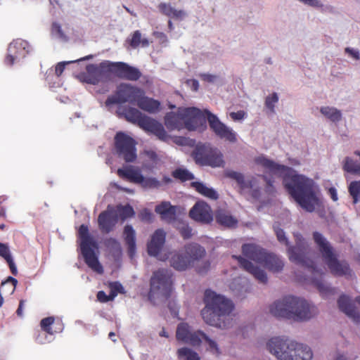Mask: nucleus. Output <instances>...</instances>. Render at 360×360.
I'll return each mask as SVG.
<instances>
[{"label": "nucleus", "mask_w": 360, "mask_h": 360, "mask_svg": "<svg viewBox=\"0 0 360 360\" xmlns=\"http://www.w3.org/2000/svg\"><path fill=\"white\" fill-rule=\"evenodd\" d=\"M142 94V89L129 83L122 82L117 86L113 94L109 96L105 101L106 106L129 103L135 104Z\"/></svg>", "instance_id": "12"}, {"label": "nucleus", "mask_w": 360, "mask_h": 360, "mask_svg": "<svg viewBox=\"0 0 360 360\" xmlns=\"http://www.w3.org/2000/svg\"><path fill=\"white\" fill-rule=\"evenodd\" d=\"M160 11L165 15L169 17L172 15L174 8L169 4L166 3H160L158 5Z\"/></svg>", "instance_id": "52"}, {"label": "nucleus", "mask_w": 360, "mask_h": 360, "mask_svg": "<svg viewBox=\"0 0 360 360\" xmlns=\"http://www.w3.org/2000/svg\"><path fill=\"white\" fill-rule=\"evenodd\" d=\"M242 252L245 257L262 264L268 252L257 244L246 243L242 245Z\"/></svg>", "instance_id": "25"}, {"label": "nucleus", "mask_w": 360, "mask_h": 360, "mask_svg": "<svg viewBox=\"0 0 360 360\" xmlns=\"http://www.w3.org/2000/svg\"><path fill=\"white\" fill-rule=\"evenodd\" d=\"M261 176L266 183V192L269 194L274 193L275 192V189L273 185L274 181L268 179L267 176L264 175H262Z\"/></svg>", "instance_id": "56"}, {"label": "nucleus", "mask_w": 360, "mask_h": 360, "mask_svg": "<svg viewBox=\"0 0 360 360\" xmlns=\"http://www.w3.org/2000/svg\"><path fill=\"white\" fill-rule=\"evenodd\" d=\"M224 175L226 177L235 180L241 190L251 189V195L254 198L258 199L260 197V188H255L257 184V180L255 177L252 176L246 180L242 173L233 170L225 171Z\"/></svg>", "instance_id": "20"}, {"label": "nucleus", "mask_w": 360, "mask_h": 360, "mask_svg": "<svg viewBox=\"0 0 360 360\" xmlns=\"http://www.w3.org/2000/svg\"><path fill=\"white\" fill-rule=\"evenodd\" d=\"M338 307L340 311L353 319L355 322L360 321V315L354 309L349 298L346 295H341L338 300Z\"/></svg>", "instance_id": "27"}, {"label": "nucleus", "mask_w": 360, "mask_h": 360, "mask_svg": "<svg viewBox=\"0 0 360 360\" xmlns=\"http://www.w3.org/2000/svg\"><path fill=\"white\" fill-rule=\"evenodd\" d=\"M297 239L296 245L289 247L288 249L289 259L296 264L307 268L314 276L316 274L322 276L323 273L319 272L314 262L307 257L309 250L308 244L301 236Z\"/></svg>", "instance_id": "11"}, {"label": "nucleus", "mask_w": 360, "mask_h": 360, "mask_svg": "<svg viewBox=\"0 0 360 360\" xmlns=\"http://www.w3.org/2000/svg\"><path fill=\"white\" fill-rule=\"evenodd\" d=\"M25 300H21L19 302V305L16 310V314L19 317L23 316V308L25 306Z\"/></svg>", "instance_id": "63"}, {"label": "nucleus", "mask_w": 360, "mask_h": 360, "mask_svg": "<svg viewBox=\"0 0 360 360\" xmlns=\"http://www.w3.org/2000/svg\"><path fill=\"white\" fill-rule=\"evenodd\" d=\"M145 155L146 157L150 159L151 161L155 162L158 160V157L157 153L153 150H146Z\"/></svg>", "instance_id": "61"}, {"label": "nucleus", "mask_w": 360, "mask_h": 360, "mask_svg": "<svg viewBox=\"0 0 360 360\" xmlns=\"http://www.w3.org/2000/svg\"><path fill=\"white\" fill-rule=\"evenodd\" d=\"M176 354L179 360H200V357L196 352L186 347L178 349Z\"/></svg>", "instance_id": "37"}, {"label": "nucleus", "mask_w": 360, "mask_h": 360, "mask_svg": "<svg viewBox=\"0 0 360 360\" xmlns=\"http://www.w3.org/2000/svg\"><path fill=\"white\" fill-rule=\"evenodd\" d=\"M269 352L279 360H311L309 347L280 338H273L267 343Z\"/></svg>", "instance_id": "5"}, {"label": "nucleus", "mask_w": 360, "mask_h": 360, "mask_svg": "<svg viewBox=\"0 0 360 360\" xmlns=\"http://www.w3.org/2000/svg\"><path fill=\"white\" fill-rule=\"evenodd\" d=\"M261 265L270 271L279 272L283 270L284 263L277 255L267 252L264 262Z\"/></svg>", "instance_id": "33"}, {"label": "nucleus", "mask_w": 360, "mask_h": 360, "mask_svg": "<svg viewBox=\"0 0 360 360\" xmlns=\"http://www.w3.org/2000/svg\"><path fill=\"white\" fill-rule=\"evenodd\" d=\"M320 111L324 116H326L332 122H338L341 120V112L335 108L328 106L322 107Z\"/></svg>", "instance_id": "40"}, {"label": "nucleus", "mask_w": 360, "mask_h": 360, "mask_svg": "<svg viewBox=\"0 0 360 360\" xmlns=\"http://www.w3.org/2000/svg\"><path fill=\"white\" fill-rule=\"evenodd\" d=\"M92 58H93L92 55H89V56H85L84 58H82L80 59H78V60H73V61L60 62L56 66L55 73L57 75V77H60L62 75V73L63 72V71H64V70L65 68V65L67 64H70V63H75V62H78V61H81V60H89V59H91Z\"/></svg>", "instance_id": "45"}, {"label": "nucleus", "mask_w": 360, "mask_h": 360, "mask_svg": "<svg viewBox=\"0 0 360 360\" xmlns=\"http://www.w3.org/2000/svg\"><path fill=\"white\" fill-rule=\"evenodd\" d=\"M172 175L174 179H179L182 182L193 180L195 179L194 175L188 169L180 167L174 169L172 172Z\"/></svg>", "instance_id": "41"}, {"label": "nucleus", "mask_w": 360, "mask_h": 360, "mask_svg": "<svg viewBox=\"0 0 360 360\" xmlns=\"http://www.w3.org/2000/svg\"><path fill=\"white\" fill-rule=\"evenodd\" d=\"M199 76L202 81H205V82H207L209 83L214 82L217 78L216 75H211L209 73H202Z\"/></svg>", "instance_id": "58"}, {"label": "nucleus", "mask_w": 360, "mask_h": 360, "mask_svg": "<svg viewBox=\"0 0 360 360\" xmlns=\"http://www.w3.org/2000/svg\"><path fill=\"white\" fill-rule=\"evenodd\" d=\"M140 44L143 47H146L149 45V41L147 39H141V33L139 30H136L131 34V38L129 39V45L134 48H137Z\"/></svg>", "instance_id": "42"}, {"label": "nucleus", "mask_w": 360, "mask_h": 360, "mask_svg": "<svg viewBox=\"0 0 360 360\" xmlns=\"http://www.w3.org/2000/svg\"><path fill=\"white\" fill-rule=\"evenodd\" d=\"M215 219L219 224L228 228H234L238 224L237 219L229 210L222 208L216 210Z\"/></svg>", "instance_id": "28"}, {"label": "nucleus", "mask_w": 360, "mask_h": 360, "mask_svg": "<svg viewBox=\"0 0 360 360\" xmlns=\"http://www.w3.org/2000/svg\"><path fill=\"white\" fill-rule=\"evenodd\" d=\"M204 113L207 116L210 129L217 136L231 143H235L237 141L236 134L233 129L222 123L217 115L207 110H205Z\"/></svg>", "instance_id": "16"}, {"label": "nucleus", "mask_w": 360, "mask_h": 360, "mask_svg": "<svg viewBox=\"0 0 360 360\" xmlns=\"http://www.w3.org/2000/svg\"><path fill=\"white\" fill-rule=\"evenodd\" d=\"M96 297L97 300L102 303H105L109 301H112L114 300L113 295H106V293L103 290L98 291L97 292Z\"/></svg>", "instance_id": "53"}, {"label": "nucleus", "mask_w": 360, "mask_h": 360, "mask_svg": "<svg viewBox=\"0 0 360 360\" xmlns=\"http://www.w3.org/2000/svg\"><path fill=\"white\" fill-rule=\"evenodd\" d=\"M138 107L143 111L149 113H156L160 110L161 104L158 100L149 98L145 96V91L142 89V94L140 95L136 103Z\"/></svg>", "instance_id": "26"}, {"label": "nucleus", "mask_w": 360, "mask_h": 360, "mask_svg": "<svg viewBox=\"0 0 360 360\" xmlns=\"http://www.w3.org/2000/svg\"><path fill=\"white\" fill-rule=\"evenodd\" d=\"M30 45L25 40L17 39L8 46V55L5 59L7 65H13L15 60L24 58L30 52Z\"/></svg>", "instance_id": "19"}, {"label": "nucleus", "mask_w": 360, "mask_h": 360, "mask_svg": "<svg viewBox=\"0 0 360 360\" xmlns=\"http://www.w3.org/2000/svg\"><path fill=\"white\" fill-rule=\"evenodd\" d=\"M78 237L80 240V248L85 263L94 271L102 274L103 272V266L94 250V248H98V245L89 234V228L86 225L82 224L79 226Z\"/></svg>", "instance_id": "9"}, {"label": "nucleus", "mask_w": 360, "mask_h": 360, "mask_svg": "<svg viewBox=\"0 0 360 360\" xmlns=\"http://www.w3.org/2000/svg\"><path fill=\"white\" fill-rule=\"evenodd\" d=\"M186 13L182 10H176L174 8L173 11L172 13V15L169 18L176 19V20H181L186 16Z\"/></svg>", "instance_id": "57"}, {"label": "nucleus", "mask_w": 360, "mask_h": 360, "mask_svg": "<svg viewBox=\"0 0 360 360\" xmlns=\"http://www.w3.org/2000/svg\"><path fill=\"white\" fill-rule=\"evenodd\" d=\"M255 162L273 174L283 175V186L290 196L306 211L311 212L315 210L318 198L313 180L264 156L256 158Z\"/></svg>", "instance_id": "1"}, {"label": "nucleus", "mask_w": 360, "mask_h": 360, "mask_svg": "<svg viewBox=\"0 0 360 360\" xmlns=\"http://www.w3.org/2000/svg\"><path fill=\"white\" fill-rule=\"evenodd\" d=\"M202 340H205V342L209 345L210 350L214 351L216 353L219 354V349L217 342L210 339L205 333L204 336L202 337Z\"/></svg>", "instance_id": "51"}, {"label": "nucleus", "mask_w": 360, "mask_h": 360, "mask_svg": "<svg viewBox=\"0 0 360 360\" xmlns=\"http://www.w3.org/2000/svg\"><path fill=\"white\" fill-rule=\"evenodd\" d=\"M112 75L119 79L127 81H138L142 76L140 70L124 62L103 60L99 64H89L86 72L82 74L85 82L98 84L105 75Z\"/></svg>", "instance_id": "2"}, {"label": "nucleus", "mask_w": 360, "mask_h": 360, "mask_svg": "<svg viewBox=\"0 0 360 360\" xmlns=\"http://www.w3.org/2000/svg\"><path fill=\"white\" fill-rule=\"evenodd\" d=\"M177 229L184 239H189L192 236V229L187 223L179 221Z\"/></svg>", "instance_id": "46"}, {"label": "nucleus", "mask_w": 360, "mask_h": 360, "mask_svg": "<svg viewBox=\"0 0 360 360\" xmlns=\"http://www.w3.org/2000/svg\"><path fill=\"white\" fill-rule=\"evenodd\" d=\"M117 175L129 182L140 184L145 189L158 188L162 186L161 181L155 177H144L141 171L133 167L120 168L117 171Z\"/></svg>", "instance_id": "14"}, {"label": "nucleus", "mask_w": 360, "mask_h": 360, "mask_svg": "<svg viewBox=\"0 0 360 360\" xmlns=\"http://www.w3.org/2000/svg\"><path fill=\"white\" fill-rule=\"evenodd\" d=\"M165 232L162 229L156 230L151 236V240L148 243L147 250L150 256L156 257L158 259L165 261L167 257H158L165 243Z\"/></svg>", "instance_id": "22"}, {"label": "nucleus", "mask_w": 360, "mask_h": 360, "mask_svg": "<svg viewBox=\"0 0 360 360\" xmlns=\"http://www.w3.org/2000/svg\"><path fill=\"white\" fill-rule=\"evenodd\" d=\"M245 112L243 110H238L237 112H232L230 113L231 117L233 120H240L245 117Z\"/></svg>", "instance_id": "59"}, {"label": "nucleus", "mask_w": 360, "mask_h": 360, "mask_svg": "<svg viewBox=\"0 0 360 360\" xmlns=\"http://www.w3.org/2000/svg\"><path fill=\"white\" fill-rule=\"evenodd\" d=\"M169 262L171 266L179 271H185L192 266L186 254L181 252L174 253L170 257Z\"/></svg>", "instance_id": "30"}, {"label": "nucleus", "mask_w": 360, "mask_h": 360, "mask_svg": "<svg viewBox=\"0 0 360 360\" xmlns=\"http://www.w3.org/2000/svg\"><path fill=\"white\" fill-rule=\"evenodd\" d=\"M122 114L126 120L137 124L139 127L156 136L159 139L165 141L167 134L163 125L157 120L143 114L136 108L127 106L122 109Z\"/></svg>", "instance_id": "8"}, {"label": "nucleus", "mask_w": 360, "mask_h": 360, "mask_svg": "<svg viewBox=\"0 0 360 360\" xmlns=\"http://www.w3.org/2000/svg\"><path fill=\"white\" fill-rule=\"evenodd\" d=\"M195 162L200 166L224 167L223 154L217 148L207 144H198L191 153Z\"/></svg>", "instance_id": "10"}, {"label": "nucleus", "mask_w": 360, "mask_h": 360, "mask_svg": "<svg viewBox=\"0 0 360 360\" xmlns=\"http://www.w3.org/2000/svg\"><path fill=\"white\" fill-rule=\"evenodd\" d=\"M109 288L110 289V294L113 295V298L117 295V294L124 292V288L122 284L119 282H111L109 283Z\"/></svg>", "instance_id": "49"}, {"label": "nucleus", "mask_w": 360, "mask_h": 360, "mask_svg": "<svg viewBox=\"0 0 360 360\" xmlns=\"http://www.w3.org/2000/svg\"><path fill=\"white\" fill-rule=\"evenodd\" d=\"M204 333L200 330H193L187 323H180L176 328V340L193 347L200 346Z\"/></svg>", "instance_id": "18"}, {"label": "nucleus", "mask_w": 360, "mask_h": 360, "mask_svg": "<svg viewBox=\"0 0 360 360\" xmlns=\"http://www.w3.org/2000/svg\"><path fill=\"white\" fill-rule=\"evenodd\" d=\"M139 217L143 221L151 222L153 220V214L149 210L144 209L139 213Z\"/></svg>", "instance_id": "54"}, {"label": "nucleus", "mask_w": 360, "mask_h": 360, "mask_svg": "<svg viewBox=\"0 0 360 360\" xmlns=\"http://www.w3.org/2000/svg\"><path fill=\"white\" fill-rule=\"evenodd\" d=\"M313 240L331 274L337 276L349 275L351 269L345 261H339L330 242L318 231L313 233Z\"/></svg>", "instance_id": "6"}, {"label": "nucleus", "mask_w": 360, "mask_h": 360, "mask_svg": "<svg viewBox=\"0 0 360 360\" xmlns=\"http://www.w3.org/2000/svg\"><path fill=\"white\" fill-rule=\"evenodd\" d=\"M191 218L196 221L209 224L213 219L210 206L203 201L197 202L189 212Z\"/></svg>", "instance_id": "21"}, {"label": "nucleus", "mask_w": 360, "mask_h": 360, "mask_svg": "<svg viewBox=\"0 0 360 360\" xmlns=\"http://www.w3.org/2000/svg\"><path fill=\"white\" fill-rule=\"evenodd\" d=\"M203 119V112L197 108H179L176 112L166 114L165 124L169 130L181 129L184 125L189 130H194Z\"/></svg>", "instance_id": "7"}, {"label": "nucleus", "mask_w": 360, "mask_h": 360, "mask_svg": "<svg viewBox=\"0 0 360 360\" xmlns=\"http://www.w3.org/2000/svg\"><path fill=\"white\" fill-rule=\"evenodd\" d=\"M56 319L53 316H49L44 319H42L40 321V326L42 330L46 332V333L49 335H53L54 333L56 332H61L63 329V326L62 323L58 320L57 321V324L59 325V327L58 328V330H53L51 329V326L55 323Z\"/></svg>", "instance_id": "36"}, {"label": "nucleus", "mask_w": 360, "mask_h": 360, "mask_svg": "<svg viewBox=\"0 0 360 360\" xmlns=\"http://www.w3.org/2000/svg\"><path fill=\"white\" fill-rule=\"evenodd\" d=\"M210 267V263L208 261L203 262L202 266H198L197 268V271L199 274H205L206 273Z\"/></svg>", "instance_id": "60"}, {"label": "nucleus", "mask_w": 360, "mask_h": 360, "mask_svg": "<svg viewBox=\"0 0 360 360\" xmlns=\"http://www.w3.org/2000/svg\"><path fill=\"white\" fill-rule=\"evenodd\" d=\"M115 149L118 157L127 162H133L136 160V141L122 131L117 132L115 136Z\"/></svg>", "instance_id": "15"}, {"label": "nucleus", "mask_w": 360, "mask_h": 360, "mask_svg": "<svg viewBox=\"0 0 360 360\" xmlns=\"http://www.w3.org/2000/svg\"><path fill=\"white\" fill-rule=\"evenodd\" d=\"M124 240L127 245V252L133 258L136 250L135 231L131 225H126L124 229Z\"/></svg>", "instance_id": "32"}, {"label": "nucleus", "mask_w": 360, "mask_h": 360, "mask_svg": "<svg viewBox=\"0 0 360 360\" xmlns=\"http://www.w3.org/2000/svg\"><path fill=\"white\" fill-rule=\"evenodd\" d=\"M278 101V96L276 93H273L271 96L266 98L265 105L270 110L271 112H274L275 104Z\"/></svg>", "instance_id": "48"}, {"label": "nucleus", "mask_w": 360, "mask_h": 360, "mask_svg": "<svg viewBox=\"0 0 360 360\" xmlns=\"http://www.w3.org/2000/svg\"><path fill=\"white\" fill-rule=\"evenodd\" d=\"M172 271L167 269H159L154 271L150 281V293H160L165 298H169L172 292Z\"/></svg>", "instance_id": "13"}, {"label": "nucleus", "mask_w": 360, "mask_h": 360, "mask_svg": "<svg viewBox=\"0 0 360 360\" xmlns=\"http://www.w3.org/2000/svg\"><path fill=\"white\" fill-rule=\"evenodd\" d=\"M313 283L314 285L316 287V288L319 290V292L323 296L327 297L330 295H333L336 292L335 288H331L330 286L328 285L327 283H326L322 280L313 278Z\"/></svg>", "instance_id": "39"}, {"label": "nucleus", "mask_w": 360, "mask_h": 360, "mask_svg": "<svg viewBox=\"0 0 360 360\" xmlns=\"http://www.w3.org/2000/svg\"><path fill=\"white\" fill-rule=\"evenodd\" d=\"M274 231H275L278 240L280 243L285 244V245H288L289 243H288V238L285 236L284 231L278 226H274Z\"/></svg>", "instance_id": "50"}, {"label": "nucleus", "mask_w": 360, "mask_h": 360, "mask_svg": "<svg viewBox=\"0 0 360 360\" xmlns=\"http://www.w3.org/2000/svg\"><path fill=\"white\" fill-rule=\"evenodd\" d=\"M117 210L119 212L120 217L123 220L126 219L127 218L133 217L135 214L133 207L129 205L118 206Z\"/></svg>", "instance_id": "47"}, {"label": "nucleus", "mask_w": 360, "mask_h": 360, "mask_svg": "<svg viewBox=\"0 0 360 360\" xmlns=\"http://www.w3.org/2000/svg\"><path fill=\"white\" fill-rule=\"evenodd\" d=\"M343 169L348 173L360 176V162L347 157L345 159Z\"/></svg>", "instance_id": "38"}, {"label": "nucleus", "mask_w": 360, "mask_h": 360, "mask_svg": "<svg viewBox=\"0 0 360 360\" xmlns=\"http://www.w3.org/2000/svg\"><path fill=\"white\" fill-rule=\"evenodd\" d=\"M9 283H11V286L9 289V292H10V294H12L14 292V291L15 290V288H16V285L18 283V281L15 278H14L13 277L9 276L4 282H2L1 287L0 288V307L2 306L3 302H4V299L1 296V293H2V292L4 291V287Z\"/></svg>", "instance_id": "44"}, {"label": "nucleus", "mask_w": 360, "mask_h": 360, "mask_svg": "<svg viewBox=\"0 0 360 360\" xmlns=\"http://www.w3.org/2000/svg\"><path fill=\"white\" fill-rule=\"evenodd\" d=\"M52 32L56 34L60 39H66V36L62 30L61 26L57 22L52 24Z\"/></svg>", "instance_id": "55"}, {"label": "nucleus", "mask_w": 360, "mask_h": 360, "mask_svg": "<svg viewBox=\"0 0 360 360\" xmlns=\"http://www.w3.org/2000/svg\"><path fill=\"white\" fill-rule=\"evenodd\" d=\"M191 186L195 188L198 193L211 200H217L219 198V195L215 190L212 188H208L202 182L193 181L191 182Z\"/></svg>", "instance_id": "34"}, {"label": "nucleus", "mask_w": 360, "mask_h": 360, "mask_svg": "<svg viewBox=\"0 0 360 360\" xmlns=\"http://www.w3.org/2000/svg\"><path fill=\"white\" fill-rule=\"evenodd\" d=\"M155 210L160 214L162 219L169 222L176 219V207L171 205L169 202H162L155 207Z\"/></svg>", "instance_id": "31"}, {"label": "nucleus", "mask_w": 360, "mask_h": 360, "mask_svg": "<svg viewBox=\"0 0 360 360\" xmlns=\"http://www.w3.org/2000/svg\"><path fill=\"white\" fill-rule=\"evenodd\" d=\"M0 256L2 257L8 263L10 270L13 275H17L18 270L13 262V258L10 253L9 247L7 244L0 243Z\"/></svg>", "instance_id": "35"}, {"label": "nucleus", "mask_w": 360, "mask_h": 360, "mask_svg": "<svg viewBox=\"0 0 360 360\" xmlns=\"http://www.w3.org/2000/svg\"><path fill=\"white\" fill-rule=\"evenodd\" d=\"M105 245L107 246H111V247H119L120 244L118 241L112 238H108L105 240Z\"/></svg>", "instance_id": "64"}, {"label": "nucleus", "mask_w": 360, "mask_h": 360, "mask_svg": "<svg viewBox=\"0 0 360 360\" xmlns=\"http://www.w3.org/2000/svg\"><path fill=\"white\" fill-rule=\"evenodd\" d=\"M118 221V214L113 209L109 208L101 212L98 217L99 229L102 233H108L112 231Z\"/></svg>", "instance_id": "23"}, {"label": "nucleus", "mask_w": 360, "mask_h": 360, "mask_svg": "<svg viewBox=\"0 0 360 360\" xmlns=\"http://www.w3.org/2000/svg\"><path fill=\"white\" fill-rule=\"evenodd\" d=\"M269 312L276 318L307 321L314 317L318 311L305 300L289 295L276 300L269 306Z\"/></svg>", "instance_id": "3"}, {"label": "nucleus", "mask_w": 360, "mask_h": 360, "mask_svg": "<svg viewBox=\"0 0 360 360\" xmlns=\"http://www.w3.org/2000/svg\"><path fill=\"white\" fill-rule=\"evenodd\" d=\"M184 253L191 265L205 257L206 252L203 247L197 243H189L184 247Z\"/></svg>", "instance_id": "29"}, {"label": "nucleus", "mask_w": 360, "mask_h": 360, "mask_svg": "<svg viewBox=\"0 0 360 360\" xmlns=\"http://www.w3.org/2000/svg\"><path fill=\"white\" fill-rule=\"evenodd\" d=\"M345 52L349 53L351 56H352L356 60L359 59V53L358 51L351 49L349 47H347L345 49Z\"/></svg>", "instance_id": "62"}, {"label": "nucleus", "mask_w": 360, "mask_h": 360, "mask_svg": "<svg viewBox=\"0 0 360 360\" xmlns=\"http://www.w3.org/2000/svg\"><path fill=\"white\" fill-rule=\"evenodd\" d=\"M203 301L205 306L201 311V315L205 322L217 328L222 327L224 317L233 309L232 302L210 289L205 291Z\"/></svg>", "instance_id": "4"}, {"label": "nucleus", "mask_w": 360, "mask_h": 360, "mask_svg": "<svg viewBox=\"0 0 360 360\" xmlns=\"http://www.w3.org/2000/svg\"><path fill=\"white\" fill-rule=\"evenodd\" d=\"M204 333L200 330H193L187 323H180L176 328V340L193 347L200 346Z\"/></svg>", "instance_id": "17"}, {"label": "nucleus", "mask_w": 360, "mask_h": 360, "mask_svg": "<svg viewBox=\"0 0 360 360\" xmlns=\"http://www.w3.org/2000/svg\"><path fill=\"white\" fill-rule=\"evenodd\" d=\"M232 257L238 262L241 268L251 274L259 283L263 284L267 283V275L264 270L255 266L251 262L242 256L233 255Z\"/></svg>", "instance_id": "24"}, {"label": "nucleus", "mask_w": 360, "mask_h": 360, "mask_svg": "<svg viewBox=\"0 0 360 360\" xmlns=\"http://www.w3.org/2000/svg\"><path fill=\"white\" fill-rule=\"evenodd\" d=\"M349 192L353 198V202L357 203L360 198V181H354L349 186Z\"/></svg>", "instance_id": "43"}]
</instances>
